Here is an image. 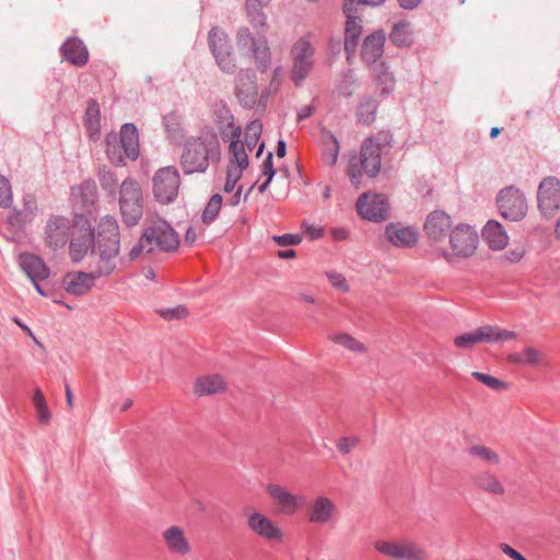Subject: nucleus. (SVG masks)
<instances>
[{"label":"nucleus","instance_id":"nucleus-39","mask_svg":"<svg viewBox=\"0 0 560 560\" xmlns=\"http://www.w3.org/2000/svg\"><path fill=\"white\" fill-rule=\"evenodd\" d=\"M389 38L398 47H408L413 42L409 22L400 21L393 26Z\"/></svg>","mask_w":560,"mask_h":560},{"label":"nucleus","instance_id":"nucleus-61","mask_svg":"<svg viewBox=\"0 0 560 560\" xmlns=\"http://www.w3.org/2000/svg\"><path fill=\"white\" fill-rule=\"evenodd\" d=\"M399 4L404 9H413L416 8L422 0H398Z\"/></svg>","mask_w":560,"mask_h":560},{"label":"nucleus","instance_id":"nucleus-62","mask_svg":"<svg viewBox=\"0 0 560 560\" xmlns=\"http://www.w3.org/2000/svg\"><path fill=\"white\" fill-rule=\"evenodd\" d=\"M65 392H66V400H67V405H68V407H69L70 409H72V408H73V406H74V397H73L72 390H71V388H70V386H69V385H67V386H66Z\"/></svg>","mask_w":560,"mask_h":560},{"label":"nucleus","instance_id":"nucleus-40","mask_svg":"<svg viewBox=\"0 0 560 560\" xmlns=\"http://www.w3.org/2000/svg\"><path fill=\"white\" fill-rule=\"evenodd\" d=\"M399 560H429L428 550L415 540L402 539Z\"/></svg>","mask_w":560,"mask_h":560},{"label":"nucleus","instance_id":"nucleus-59","mask_svg":"<svg viewBox=\"0 0 560 560\" xmlns=\"http://www.w3.org/2000/svg\"><path fill=\"white\" fill-rule=\"evenodd\" d=\"M313 114V107L310 105H306L300 109L298 113V120H303L308 118Z\"/></svg>","mask_w":560,"mask_h":560},{"label":"nucleus","instance_id":"nucleus-16","mask_svg":"<svg viewBox=\"0 0 560 560\" xmlns=\"http://www.w3.org/2000/svg\"><path fill=\"white\" fill-rule=\"evenodd\" d=\"M337 516V504L323 494L313 498L306 510L307 522L314 525H332L336 523Z\"/></svg>","mask_w":560,"mask_h":560},{"label":"nucleus","instance_id":"nucleus-46","mask_svg":"<svg viewBox=\"0 0 560 560\" xmlns=\"http://www.w3.org/2000/svg\"><path fill=\"white\" fill-rule=\"evenodd\" d=\"M222 207V196L219 194L213 195L208 201L203 212H202V222L205 224L212 223L218 217Z\"/></svg>","mask_w":560,"mask_h":560},{"label":"nucleus","instance_id":"nucleus-49","mask_svg":"<svg viewBox=\"0 0 560 560\" xmlns=\"http://www.w3.org/2000/svg\"><path fill=\"white\" fill-rule=\"evenodd\" d=\"M158 313L162 318H164L166 320L183 319V318L187 317V315H188L187 308L183 305L160 308L158 311Z\"/></svg>","mask_w":560,"mask_h":560},{"label":"nucleus","instance_id":"nucleus-20","mask_svg":"<svg viewBox=\"0 0 560 560\" xmlns=\"http://www.w3.org/2000/svg\"><path fill=\"white\" fill-rule=\"evenodd\" d=\"M94 235L90 222L80 217L75 221L72 238L69 246L70 257L73 261H80L91 248Z\"/></svg>","mask_w":560,"mask_h":560},{"label":"nucleus","instance_id":"nucleus-34","mask_svg":"<svg viewBox=\"0 0 560 560\" xmlns=\"http://www.w3.org/2000/svg\"><path fill=\"white\" fill-rule=\"evenodd\" d=\"M320 143L323 150L322 159L324 164L327 166H334L338 161L340 150L339 141L331 131L323 129L320 131Z\"/></svg>","mask_w":560,"mask_h":560},{"label":"nucleus","instance_id":"nucleus-13","mask_svg":"<svg viewBox=\"0 0 560 560\" xmlns=\"http://www.w3.org/2000/svg\"><path fill=\"white\" fill-rule=\"evenodd\" d=\"M537 207L544 218L551 219L560 210V180L549 176L544 178L537 189Z\"/></svg>","mask_w":560,"mask_h":560},{"label":"nucleus","instance_id":"nucleus-3","mask_svg":"<svg viewBox=\"0 0 560 560\" xmlns=\"http://www.w3.org/2000/svg\"><path fill=\"white\" fill-rule=\"evenodd\" d=\"M97 252L92 255V271L98 278L109 276L117 265L119 253V228L114 217L100 221L97 231Z\"/></svg>","mask_w":560,"mask_h":560},{"label":"nucleus","instance_id":"nucleus-19","mask_svg":"<svg viewBox=\"0 0 560 560\" xmlns=\"http://www.w3.org/2000/svg\"><path fill=\"white\" fill-rule=\"evenodd\" d=\"M266 491L279 514L294 515L303 505V498L292 493L283 486L269 483Z\"/></svg>","mask_w":560,"mask_h":560},{"label":"nucleus","instance_id":"nucleus-11","mask_svg":"<svg viewBox=\"0 0 560 560\" xmlns=\"http://www.w3.org/2000/svg\"><path fill=\"white\" fill-rule=\"evenodd\" d=\"M315 48L312 43L302 37L298 39L291 49L292 69L291 78L295 85H300L310 74L314 66Z\"/></svg>","mask_w":560,"mask_h":560},{"label":"nucleus","instance_id":"nucleus-64","mask_svg":"<svg viewBox=\"0 0 560 560\" xmlns=\"http://www.w3.org/2000/svg\"><path fill=\"white\" fill-rule=\"evenodd\" d=\"M347 231L343 230V229H339V230H334L332 231V237L336 240V241H342V240H346L347 238Z\"/></svg>","mask_w":560,"mask_h":560},{"label":"nucleus","instance_id":"nucleus-58","mask_svg":"<svg viewBox=\"0 0 560 560\" xmlns=\"http://www.w3.org/2000/svg\"><path fill=\"white\" fill-rule=\"evenodd\" d=\"M524 254H525V249L523 247H520V248L511 249L510 252H508L506 258L511 262H518L524 257Z\"/></svg>","mask_w":560,"mask_h":560},{"label":"nucleus","instance_id":"nucleus-53","mask_svg":"<svg viewBox=\"0 0 560 560\" xmlns=\"http://www.w3.org/2000/svg\"><path fill=\"white\" fill-rule=\"evenodd\" d=\"M272 240L281 246L298 245L302 241L301 236L295 234L275 235Z\"/></svg>","mask_w":560,"mask_h":560},{"label":"nucleus","instance_id":"nucleus-63","mask_svg":"<svg viewBox=\"0 0 560 560\" xmlns=\"http://www.w3.org/2000/svg\"><path fill=\"white\" fill-rule=\"evenodd\" d=\"M258 140L259 138H245V141H243V143L245 144L246 150L250 152L257 145Z\"/></svg>","mask_w":560,"mask_h":560},{"label":"nucleus","instance_id":"nucleus-15","mask_svg":"<svg viewBox=\"0 0 560 560\" xmlns=\"http://www.w3.org/2000/svg\"><path fill=\"white\" fill-rule=\"evenodd\" d=\"M209 46L222 71L231 73L236 68L235 58L232 47L228 40V34L218 27H213L209 32Z\"/></svg>","mask_w":560,"mask_h":560},{"label":"nucleus","instance_id":"nucleus-31","mask_svg":"<svg viewBox=\"0 0 560 560\" xmlns=\"http://www.w3.org/2000/svg\"><path fill=\"white\" fill-rule=\"evenodd\" d=\"M69 221L54 218L46 225V244L54 250L65 246L68 240Z\"/></svg>","mask_w":560,"mask_h":560},{"label":"nucleus","instance_id":"nucleus-22","mask_svg":"<svg viewBox=\"0 0 560 560\" xmlns=\"http://www.w3.org/2000/svg\"><path fill=\"white\" fill-rule=\"evenodd\" d=\"M162 541L172 555L186 557L191 553L192 546L184 527L171 525L161 533Z\"/></svg>","mask_w":560,"mask_h":560},{"label":"nucleus","instance_id":"nucleus-8","mask_svg":"<svg viewBox=\"0 0 560 560\" xmlns=\"http://www.w3.org/2000/svg\"><path fill=\"white\" fill-rule=\"evenodd\" d=\"M119 210L127 225H136L143 214V194L135 179H125L119 188Z\"/></svg>","mask_w":560,"mask_h":560},{"label":"nucleus","instance_id":"nucleus-36","mask_svg":"<svg viewBox=\"0 0 560 560\" xmlns=\"http://www.w3.org/2000/svg\"><path fill=\"white\" fill-rule=\"evenodd\" d=\"M474 482L478 489L492 495H503L505 493L503 483L495 475L489 471H483L475 476Z\"/></svg>","mask_w":560,"mask_h":560},{"label":"nucleus","instance_id":"nucleus-48","mask_svg":"<svg viewBox=\"0 0 560 560\" xmlns=\"http://www.w3.org/2000/svg\"><path fill=\"white\" fill-rule=\"evenodd\" d=\"M360 444V439L355 435L342 436L336 441V448L342 455L354 451Z\"/></svg>","mask_w":560,"mask_h":560},{"label":"nucleus","instance_id":"nucleus-44","mask_svg":"<svg viewBox=\"0 0 560 560\" xmlns=\"http://www.w3.org/2000/svg\"><path fill=\"white\" fill-rule=\"evenodd\" d=\"M377 103L374 98H364L357 108V118L360 122L369 125L375 120Z\"/></svg>","mask_w":560,"mask_h":560},{"label":"nucleus","instance_id":"nucleus-18","mask_svg":"<svg viewBox=\"0 0 560 560\" xmlns=\"http://www.w3.org/2000/svg\"><path fill=\"white\" fill-rule=\"evenodd\" d=\"M357 211L363 219L383 221L387 218L388 201L385 195L365 192L357 201Z\"/></svg>","mask_w":560,"mask_h":560},{"label":"nucleus","instance_id":"nucleus-7","mask_svg":"<svg viewBox=\"0 0 560 560\" xmlns=\"http://www.w3.org/2000/svg\"><path fill=\"white\" fill-rule=\"evenodd\" d=\"M381 168V149L378 143L372 139H366L360 152V158L353 156L349 161L348 175L351 183L359 187L362 179V170L370 177H374L378 174Z\"/></svg>","mask_w":560,"mask_h":560},{"label":"nucleus","instance_id":"nucleus-17","mask_svg":"<svg viewBox=\"0 0 560 560\" xmlns=\"http://www.w3.org/2000/svg\"><path fill=\"white\" fill-rule=\"evenodd\" d=\"M144 235L153 249L170 252L176 249L179 244L176 232L164 220L152 221L151 225L145 229Z\"/></svg>","mask_w":560,"mask_h":560},{"label":"nucleus","instance_id":"nucleus-26","mask_svg":"<svg viewBox=\"0 0 560 560\" xmlns=\"http://www.w3.org/2000/svg\"><path fill=\"white\" fill-rule=\"evenodd\" d=\"M481 234L492 250H503L510 242L505 228L497 220H489L482 228Z\"/></svg>","mask_w":560,"mask_h":560},{"label":"nucleus","instance_id":"nucleus-47","mask_svg":"<svg viewBox=\"0 0 560 560\" xmlns=\"http://www.w3.org/2000/svg\"><path fill=\"white\" fill-rule=\"evenodd\" d=\"M471 375L487 387L497 392L505 390L509 387L504 381L491 376L489 374H485L481 372H472Z\"/></svg>","mask_w":560,"mask_h":560},{"label":"nucleus","instance_id":"nucleus-50","mask_svg":"<svg viewBox=\"0 0 560 560\" xmlns=\"http://www.w3.org/2000/svg\"><path fill=\"white\" fill-rule=\"evenodd\" d=\"M326 276L331 287L335 288L336 290L342 293H348L350 291V285L342 273L337 271H327Z\"/></svg>","mask_w":560,"mask_h":560},{"label":"nucleus","instance_id":"nucleus-56","mask_svg":"<svg viewBox=\"0 0 560 560\" xmlns=\"http://www.w3.org/2000/svg\"><path fill=\"white\" fill-rule=\"evenodd\" d=\"M500 550L508 556L509 558L513 560H526L523 555H521L517 550H515L512 546L509 544H501Z\"/></svg>","mask_w":560,"mask_h":560},{"label":"nucleus","instance_id":"nucleus-33","mask_svg":"<svg viewBox=\"0 0 560 560\" xmlns=\"http://www.w3.org/2000/svg\"><path fill=\"white\" fill-rule=\"evenodd\" d=\"M61 50L65 58L74 66L82 67L88 62V49L78 38H69L62 45Z\"/></svg>","mask_w":560,"mask_h":560},{"label":"nucleus","instance_id":"nucleus-35","mask_svg":"<svg viewBox=\"0 0 560 560\" xmlns=\"http://www.w3.org/2000/svg\"><path fill=\"white\" fill-rule=\"evenodd\" d=\"M72 198L83 208L93 207L97 201V186L93 180H85L72 188Z\"/></svg>","mask_w":560,"mask_h":560},{"label":"nucleus","instance_id":"nucleus-54","mask_svg":"<svg viewBox=\"0 0 560 560\" xmlns=\"http://www.w3.org/2000/svg\"><path fill=\"white\" fill-rule=\"evenodd\" d=\"M262 131V124L260 120L250 121L245 129L244 138H260Z\"/></svg>","mask_w":560,"mask_h":560},{"label":"nucleus","instance_id":"nucleus-4","mask_svg":"<svg viewBox=\"0 0 560 560\" xmlns=\"http://www.w3.org/2000/svg\"><path fill=\"white\" fill-rule=\"evenodd\" d=\"M220 143L212 131H202L189 137L182 148L180 165L186 174L203 173L209 167L211 159H219Z\"/></svg>","mask_w":560,"mask_h":560},{"label":"nucleus","instance_id":"nucleus-51","mask_svg":"<svg viewBox=\"0 0 560 560\" xmlns=\"http://www.w3.org/2000/svg\"><path fill=\"white\" fill-rule=\"evenodd\" d=\"M153 246L151 243L145 240V235L143 234L138 243L130 249L129 252V258L131 260L137 259L142 253H151L153 252Z\"/></svg>","mask_w":560,"mask_h":560},{"label":"nucleus","instance_id":"nucleus-25","mask_svg":"<svg viewBox=\"0 0 560 560\" xmlns=\"http://www.w3.org/2000/svg\"><path fill=\"white\" fill-rule=\"evenodd\" d=\"M387 241L396 247H412L418 243V232L412 226L390 223L385 229Z\"/></svg>","mask_w":560,"mask_h":560},{"label":"nucleus","instance_id":"nucleus-55","mask_svg":"<svg viewBox=\"0 0 560 560\" xmlns=\"http://www.w3.org/2000/svg\"><path fill=\"white\" fill-rule=\"evenodd\" d=\"M203 234V229L197 226H190L186 231L185 243L188 245H192Z\"/></svg>","mask_w":560,"mask_h":560},{"label":"nucleus","instance_id":"nucleus-12","mask_svg":"<svg viewBox=\"0 0 560 560\" xmlns=\"http://www.w3.org/2000/svg\"><path fill=\"white\" fill-rule=\"evenodd\" d=\"M180 178L175 167L160 168L153 177V194L161 203H171L178 195Z\"/></svg>","mask_w":560,"mask_h":560},{"label":"nucleus","instance_id":"nucleus-5","mask_svg":"<svg viewBox=\"0 0 560 560\" xmlns=\"http://www.w3.org/2000/svg\"><path fill=\"white\" fill-rule=\"evenodd\" d=\"M478 246L477 231L468 224L459 223L452 229L448 240L440 247V255L447 262H455L472 257Z\"/></svg>","mask_w":560,"mask_h":560},{"label":"nucleus","instance_id":"nucleus-6","mask_svg":"<svg viewBox=\"0 0 560 560\" xmlns=\"http://www.w3.org/2000/svg\"><path fill=\"white\" fill-rule=\"evenodd\" d=\"M106 153L112 163L120 165L125 159L136 160L139 155L138 130L135 125L121 127L120 136L110 133L106 137Z\"/></svg>","mask_w":560,"mask_h":560},{"label":"nucleus","instance_id":"nucleus-60","mask_svg":"<svg viewBox=\"0 0 560 560\" xmlns=\"http://www.w3.org/2000/svg\"><path fill=\"white\" fill-rule=\"evenodd\" d=\"M282 75L283 69L281 67L276 68L272 72L271 85L277 88Z\"/></svg>","mask_w":560,"mask_h":560},{"label":"nucleus","instance_id":"nucleus-37","mask_svg":"<svg viewBox=\"0 0 560 560\" xmlns=\"http://www.w3.org/2000/svg\"><path fill=\"white\" fill-rule=\"evenodd\" d=\"M84 124L92 139H97L101 131V110L95 100L88 103Z\"/></svg>","mask_w":560,"mask_h":560},{"label":"nucleus","instance_id":"nucleus-32","mask_svg":"<svg viewBox=\"0 0 560 560\" xmlns=\"http://www.w3.org/2000/svg\"><path fill=\"white\" fill-rule=\"evenodd\" d=\"M19 262L32 282L44 280L49 276V269L42 258L33 254H21Z\"/></svg>","mask_w":560,"mask_h":560},{"label":"nucleus","instance_id":"nucleus-30","mask_svg":"<svg viewBox=\"0 0 560 560\" xmlns=\"http://www.w3.org/2000/svg\"><path fill=\"white\" fill-rule=\"evenodd\" d=\"M385 38V33L378 31L372 33L364 39L361 57L368 66L382 61L381 58L384 52Z\"/></svg>","mask_w":560,"mask_h":560},{"label":"nucleus","instance_id":"nucleus-52","mask_svg":"<svg viewBox=\"0 0 560 560\" xmlns=\"http://www.w3.org/2000/svg\"><path fill=\"white\" fill-rule=\"evenodd\" d=\"M12 200V190L9 180L0 175V206L8 207Z\"/></svg>","mask_w":560,"mask_h":560},{"label":"nucleus","instance_id":"nucleus-2","mask_svg":"<svg viewBox=\"0 0 560 560\" xmlns=\"http://www.w3.org/2000/svg\"><path fill=\"white\" fill-rule=\"evenodd\" d=\"M220 119V131L222 135H229L231 142L228 148V164L224 191L232 192L235 189L234 195L230 199L231 206H237L241 201V195L243 186H236L238 180L242 178L244 171L248 167V151L245 144L240 139L242 129L236 126L233 120V116L226 108H222L218 113Z\"/></svg>","mask_w":560,"mask_h":560},{"label":"nucleus","instance_id":"nucleus-1","mask_svg":"<svg viewBox=\"0 0 560 560\" xmlns=\"http://www.w3.org/2000/svg\"><path fill=\"white\" fill-rule=\"evenodd\" d=\"M267 2L246 0V12L249 22L256 27L253 33L248 27H241L236 33V47L240 55L252 58L256 69L266 73L271 66V51L268 40L261 31L266 27V15L262 9Z\"/></svg>","mask_w":560,"mask_h":560},{"label":"nucleus","instance_id":"nucleus-57","mask_svg":"<svg viewBox=\"0 0 560 560\" xmlns=\"http://www.w3.org/2000/svg\"><path fill=\"white\" fill-rule=\"evenodd\" d=\"M262 174L267 176L268 182H271L275 171L272 167V153H268L267 159L262 163Z\"/></svg>","mask_w":560,"mask_h":560},{"label":"nucleus","instance_id":"nucleus-23","mask_svg":"<svg viewBox=\"0 0 560 560\" xmlns=\"http://www.w3.org/2000/svg\"><path fill=\"white\" fill-rule=\"evenodd\" d=\"M226 381L221 374H203L196 377L192 384V394L197 397L224 393Z\"/></svg>","mask_w":560,"mask_h":560},{"label":"nucleus","instance_id":"nucleus-28","mask_svg":"<svg viewBox=\"0 0 560 560\" xmlns=\"http://www.w3.org/2000/svg\"><path fill=\"white\" fill-rule=\"evenodd\" d=\"M236 95L244 106H252L256 103L258 88L255 75L248 70H241L237 74Z\"/></svg>","mask_w":560,"mask_h":560},{"label":"nucleus","instance_id":"nucleus-27","mask_svg":"<svg viewBox=\"0 0 560 560\" xmlns=\"http://www.w3.org/2000/svg\"><path fill=\"white\" fill-rule=\"evenodd\" d=\"M96 279L97 277L93 271H73L67 273L63 278V287L68 293L83 295L93 288Z\"/></svg>","mask_w":560,"mask_h":560},{"label":"nucleus","instance_id":"nucleus-9","mask_svg":"<svg viewBox=\"0 0 560 560\" xmlns=\"http://www.w3.org/2000/svg\"><path fill=\"white\" fill-rule=\"evenodd\" d=\"M516 339L517 334L512 330L483 325L472 331L455 337L454 345L459 349H471L478 343H502Z\"/></svg>","mask_w":560,"mask_h":560},{"label":"nucleus","instance_id":"nucleus-38","mask_svg":"<svg viewBox=\"0 0 560 560\" xmlns=\"http://www.w3.org/2000/svg\"><path fill=\"white\" fill-rule=\"evenodd\" d=\"M329 339L334 343L347 349L348 351L354 354H363L366 352V346L359 339L347 332L332 334L329 336Z\"/></svg>","mask_w":560,"mask_h":560},{"label":"nucleus","instance_id":"nucleus-24","mask_svg":"<svg viewBox=\"0 0 560 560\" xmlns=\"http://www.w3.org/2000/svg\"><path fill=\"white\" fill-rule=\"evenodd\" d=\"M506 361L513 365L527 368H541L547 363L545 352L533 346H527L520 351L509 353Z\"/></svg>","mask_w":560,"mask_h":560},{"label":"nucleus","instance_id":"nucleus-42","mask_svg":"<svg viewBox=\"0 0 560 560\" xmlns=\"http://www.w3.org/2000/svg\"><path fill=\"white\" fill-rule=\"evenodd\" d=\"M32 401L36 410L39 424L47 425L51 420V412L48 408L44 393L39 387L34 388Z\"/></svg>","mask_w":560,"mask_h":560},{"label":"nucleus","instance_id":"nucleus-10","mask_svg":"<svg viewBox=\"0 0 560 560\" xmlns=\"http://www.w3.org/2000/svg\"><path fill=\"white\" fill-rule=\"evenodd\" d=\"M499 213L511 222H520L526 218L528 202L525 194L517 187L502 188L495 198Z\"/></svg>","mask_w":560,"mask_h":560},{"label":"nucleus","instance_id":"nucleus-29","mask_svg":"<svg viewBox=\"0 0 560 560\" xmlns=\"http://www.w3.org/2000/svg\"><path fill=\"white\" fill-rule=\"evenodd\" d=\"M343 11L347 15L345 49L350 51L355 48L357 40L361 34V24L355 15L357 8L354 7V0H346Z\"/></svg>","mask_w":560,"mask_h":560},{"label":"nucleus","instance_id":"nucleus-41","mask_svg":"<svg viewBox=\"0 0 560 560\" xmlns=\"http://www.w3.org/2000/svg\"><path fill=\"white\" fill-rule=\"evenodd\" d=\"M467 453L470 457L479 459L491 466H498L501 463L500 455L491 447L482 444H475L470 446Z\"/></svg>","mask_w":560,"mask_h":560},{"label":"nucleus","instance_id":"nucleus-14","mask_svg":"<svg viewBox=\"0 0 560 560\" xmlns=\"http://www.w3.org/2000/svg\"><path fill=\"white\" fill-rule=\"evenodd\" d=\"M452 218L442 210H434L430 212L423 223V232L425 237L430 241L436 250L440 253V247L446 242L452 231Z\"/></svg>","mask_w":560,"mask_h":560},{"label":"nucleus","instance_id":"nucleus-45","mask_svg":"<svg viewBox=\"0 0 560 560\" xmlns=\"http://www.w3.org/2000/svg\"><path fill=\"white\" fill-rule=\"evenodd\" d=\"M373 79L381 85H384L383 92H387L393 86V75L385 67L383 61L369 66Z\"/></svg>","mask_w":560,"mask_h":560},{"label":"nucleus","instance_id":"nucleus-21","mask_svg":"<svg viewBox=\"0 0 560 560\" xmlns=\"http://www.w3.org/2000/svg\"><path fill=\"white\" fill-rule=\"evenodd\" d=\"M247 526L258 537L268 541L281 542L284 539L282 528L264 513L257 511L248 513Z\"/></svg>","mask_w":560,"mask_h":560},{"label":"nucleus","instance_id":"nucleus-43","mask_svg":"<svg viewBox=\"0 0 560 560\" xmlns=\"http://www.w3.org/2000/svg\"><path fill=\"white\" fill-rule=\"evenodd\" d=\"M401 541L402 539H378L374 541L373 546L381 555L393 560H399Z\"/></svg>","mask_w":560,"mask_h":560}]
</instances>
